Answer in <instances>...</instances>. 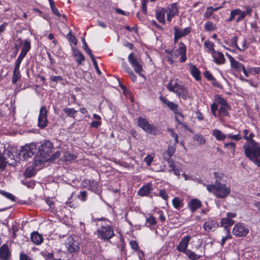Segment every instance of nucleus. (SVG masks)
Masks as SVG:
<instances>
[{
    "mask_svg": "<svg viewBox=\"0 0 260 260\" xmlns=\"http://www.w3.org/2000/svg\"><path fill=\"white\" fill-rule=\"evenodd\" d=\"M215 101L216 103L218 105L222 106H228L229 105L227 101L220 95H216L215 96Z\"/></svg>",
    "mask_w": 260,
    "mask_h": 260,
    "instance_id": "obj_40",
    "label": "nucleus"
},
{
    "mask_svg": "<svg viewBox=\"0 0 260 260\" xmlns=\"http://www.w3.org/2000/svg\"><path fill=\"white\" fill-rule=\"evenodd\" d=\"M188 206L191 212H193L201 206V202L198 199H192L188 204Z\"/></svg>",
    "mask_w": 260,
    "mask_h": 260,
    "instance_id": "obj_25",
    "label": "nucleus"
},
{
    "mask_svg": "<svg viewBox=\"0 0 260 260\" xmlns=\"http://www.w3.org/2000/svg\"><path fill=\"white\" fill-rule=\"evenodd\" d=\"M176 149V145H169L167 150L163 153V158L164 159L170 158L175 152Z\"/></svg>",
    "mask_w": 260,
    "mask_h": 260,
    "instance_id": "obj_23",
    "label": "nucleus"
},
{
    "mask_svg": "<svg viewBox=\"0 0 260 260\" xmlns=\"http://www.w3.org/2000/svg\"><path fill=\"white\" fill-rule=\"evenodd\" d=\"M185 253L187 255L188 257L191 260H196L201 257V255H197L195 252L189 249L187 250Z\"/></svg>",
    "mask_w": 260,
    "mask_h": 260,
    "instance_id": "obj_39",
    "label": "nucleus"
},
{
    "mask_svg": "<svg viewBox=\"0 0 260 260\" xmlns=\"http://www.w3.org/2000/svg\"><path fill=\"white\" fill-rule=\"evenodd\" d=\"M153 189L152 184L151 182H149L139 189L138 194L141 197L148 196Z\"/></svg>",
    "mask_w": 260,
    "mask_h": 260,
    "instance_id": "obj_15",
    "label": "nucleus"
},
{
    "mask_svg": "<svg viewBox=\"0 0 260 260\" xmlns=\"http://www.w3.org/2000/svg\"><path fill=\"white\" fill-rule=\"evenodd\" d=\"M21 78V74L19 72V68H14L13 73L12 82L13 84H16L17 82Z\"/></svg>",
    "mask_w": 260,
    "mask_h": 260,
    "instance_id": "obj_32",
    "label": "nucleus"
},
{
    "mask_svg": "<svg viewBox=\"0 0 260 260\" xmlns=\"http://www.w3.org/2000/svg\"><path fill=\"white\" fill-rule=\"evenodd\" d=\"M186 47L184 43L180 42L179 44V47L177 49L171 50L170 51V56L172 58H177L179 55H180L179 61L181 62H184L186 60Z\"/></svg>",
    "mask_w": 260,
    "mask_h": 260,
    "instance_id": "obj_6",
    "label": "nucleus"
},
{
    "mask_svg": "<svg viewBox=\"0 0 260 260\" xmlns=\"http://www.w3.org/2000/svg\"><path fill=\"white\" fill-rule=\"evenodd\" d=\"M0 194L12 201H15V197L11 193L1 190Z\"/></svg>",
    "mask_w": 260,
    "mask_h": 260,
    "instance_id": "obj_46",
    "label": "nucleus"
},
{
    "mask_svg": "<svg viewBox=\"0 0 260 260\" xmlns=\"http://www.w3.org/2000/svg\"><path fill=\"white\" fill-rule=\"evenodd\" d=\"M252 143L243 145L245 155L256 166L260 167V147L255 141H252Z\"/></svg>",
    "mask_w": 260,
    "mask_h": 260,
    "instance_id": "obj_2",
    "label": "nucleus"
},
{
    "mask_svg": "<svg viewBox=\"0 0 260 260\" xmlns=\"http://www.w3.org/2000/svg\"><path fill=\"white\" fill-rule=\"evenodd\" d=\"M199 182L206 186L207 190L212 193L216 197L223 199L226 197L230 193L231 189L229 186H227L225 184L222 183L218 180H215L214 184L206 185L201 181Z\"/></svg>",
    "mask_w": 260,
    "mask_h": 260,
    "instance_id": "obj_1",
    "label": "nucleus"
},
{
    "mask_svg": "<svg viewBox=\"0 0 260 260\" xmlns=\"http://www.w3.org/2000/svg\"><path fill=\"white\" fill-rule=\"evenodd\" d=\"M168 132H169L170 135H171V136L174 139V140H175L174 144L176 145L177 143H179L178 135L176 133H175L174 132V130L172 129H169Z\"/></svg>",
    "mask_w": 260,
    "mask_h": 260,
    "instance_id": "obj_53",
    "label": "nucleus"
},
{
    "mask_svg": "<svg viewBox=\"0 0 260 260\" xmlns=\"http://www.w3.org/2000/svg\"><path fill=\"white\" fill-rule=\"evenodd\" d=\"M24 185H26L28 188H33L35 186V183L33 181L29 180L28 181H22Z\"/></svg>",
    "mask_w": 260,
    "mask_h": 260,
    "instance_id": "obj_64",
    "label": "nucleus"
},
{
    "mask_svg": "<svg viewBox=\"0 0 260 260\" xmlns=\"http://www.w3.org/2000/svg\"><path fill=\"white\" fill-rule=\"evenodd\" d=\"M193 140L197 141L199 145H203L206 142V139L201 134H197L193 137Z\"/></svg>",
    "mask_w": 260,
    "mask_h": 260,
    "instance_id": "obj_36",
    "label": "nucleus"
},
{
    "mask_svg": "<svg viewBox=\"0 0 260 260\" xmlns=\"http://www.w3.org/2000/svg\"><path fill=\"white\" fill-rule=\"evenodd\" d=\"M231 67L236 69L237 71L240 72L242 69L244 67V65L235 59L231 63Z\"/></svg>",
    "mask_w": 260,
    "mask_h": 260,
    "instance_id": "obj_38",
    "label": "nucleus"
},
{
    "mask_svg": "<svg viewBox=\"0 0 260 260\" xmlns=\"http://www.w3.org/2000/svg\"><path fill=\"white\" fill-rule=\"evenodd\" d=\"M187 65L189 67L190 73L191 75L197 81L200 80L201 79V72L198 68L195 65L191 63H187Z\"/></svg>",
    "mask_w": 260,
    "mask_h": 260,
    "instance_id": "obj_20",
    "label": "nucleus"
},
{
    "mask_svg": "<svg viewBox=\"0 0 260 260\" xmlns=\"http://www.w3.org/2000/svg\"><path fill=\"white\" fill-rule=\"evenodd\" d=\"M19 260H35V259L24 251H21L19 254Z\"/></svg>",
    "mask_w": 260,
    "mask_h": 260,
    "instance_id": "obj_48",
    "label": "nucleus"
},
{
    "mask_svg": "<svg viewBox=\"0 0 260 260\" xmlns=\"http://www.w3.org/2000/svg\"><path fill=\"white\" fill-rule=\"evenodd\" d=\"M61 154L60 151H57L54 154L49 155V159L51 160H54L59 157Z\"/></svg>",
    "mask_w": 260,
    "mask_h": 260,
    "instance_id": "obj_63",
    "label": "nucleus"
},
{
    "mask_svg": "<svg viewBox=\"0 0 260 260\" xmlns=\"http://www.w3.org/2000/svg\"><path fill=\"white\" fill-rule=\"evenodd\" d=\"M212 135L215 137L218 141L225 140L226 135H224L221 131L218 129H214L212 132Z\"/></svg>",
    "mask_w": 260,
    "mask_h": 260,
    "instance_id": "obj_26",
    "label": "nucleus"
},
{
    "mask_svg": "<svg viewBox=\"0 0 260 260\" xmlns=\"http://www.w3.org/2000/svg\"><path fill=\"white\" fill-rule=\"evenodd\" d=\"M37 150V145L35 143L26 144L21 148L19 153V157L20 160H27L28 158L34 155Z\"/></svg>",
    "mask_w": 260,
    "mask_h": 260,
    "instance_id": "obj_4",
    "label": "nucleus"
},
{
    "mask_svg": "<svg viewBox=\"0 0 260 260\" xmlns=\"http://www.w3.org/2000/svg\"><path fill=\"white\" fill-rule=\"evenodd\" d=\"M30 41L29 40L26 39L24 41L20 53H22L26 55L27 52L30 50Z\"/></svg>",
    "mask_w": 260,
    "mask_h": 260,
    "instance_id": "obj_33",
    "label": "nucleus"
},
{
    "mask_svg": "<svg viewBox=\"0 0 260 260\" xmlns=\"http://www.w3.org/2000/svg\"><path fill=\"white\" fill-rule=\"evenodd\" d=\"M166 12L165 9H161L160 11L156 12V17L159 22L162 23L165 22V15Z\"/></svg>",
    "mask_w": 260,
    "mask_h": 260,
    "instance_id": "obj_31",
    "label": "nucleus"
},
{
    "mask_svg": "<svg viewBox=\"0 0 260 260\" xmlns=\"http://www.w3.org/2000/svg\"><path fill=\"white\" fill-rule=\"evenodd\" d=\"M146 223L150 225H153L156 224V221L154 216L150 215L146 218Z\"/></svg>",
    "mask_w": 260,
    "mask_h": 260,
    "instance_id": "obj_56",
    "label": "nucleus"
},
{
    "mask_svg": "<svg viewBox=\"0 0 260 260\" xmlns=\"http://www.w3.org/2000/svg\"><path fill=\"white\" fill-rule=\"evenodd\" d=\"M64 157L66 161H70L76 158V156L75 155L70 153H66L64 155Z\"/></svg>",
    "mask_w": 260,
    "mask_h": 260,
    "instance_id": "obj_54",
    "label": "nucleus"
},
{
    "mask_svg": "<svg viewBox=\"0 0 260 260\" xmlns=\"http://www.w3.org/2000/svg\"><path fill=\"white\" fill-rule=\"evenodd\" d=\"M7 164L13 166L17 165L16 161L9 153L5 157L0 155V169L4 170Z\"/></svg>",
    "mask_w": 260,
    "mask_h": 260,
    "instance_id": "obj_12",
    "label": "nucleus"
},
{
    "mask_svg": "<svg viewBox=\"0 0 260 260\" xmlns=\"http://www.w3.org/2000/svg\"><path fill=\"white\" fill-rule=\"evenodd\" d=\"M25 56V55L20 53L19 56L18 57L17 59H16L15 63V68H19L20 63L22 60V59L24 58V57Z\"/></svg>",
    "mask_w": 260,
    "mask_h": 260,
    "instance_id": "obj_50",
    "label": "nucleus"
},
{
    "mask_svg": "<svg viewBox=\"0 0 260 260\" xmlns=\"http://www.w3.org/2000/svg\"><path fill=\"white\" fill-rule=\"evenodd\" d=\"M234 222H235L233 219H230V218L227 217L226 218H223L221 220V226H224L225 230H228L227 228L233 225Z\"/></svg>",
    "mask_w": 260,
    "mask_h": 260,
    "instance_id": "obj_34",
    "label": "nucleus"
},
{
    "mask_svg": "<svg viewBox=\"0 0 260 260\" xmlns=\"http://www.w3.org/2000/svg\"><path fill=\"white\" fill-rule=\"evenodd\" d=\"M48 110L46 106L41 107L39 111V115L38 119V126L40 128H45L48 124L49 121L47 118Z\"/></svg>",
    "mask_w": 260,
    "mask_h": 260,
    "instance_id": "obj_9",
    "label": "nucleus"
},
{
    "mask_svg": "<svg viewBox=\"0 0 260 260\" xmlns=\"http://www.w3.org/2000/svg\"><path fill=\"white\" fill-rule=\"evenodd\" d=\"M191 239V236H186L183 237L177 246L176 249L179 252L185 253L187 251L189 242Z\"/></svg>",
    "mask_w": 260,
    "mask_h": 260,
    "instance_id": "obj_14",
    "label": "nucleus"
},
{
    "mask_svg": "<svg viewBox=\"0 0 260 260\" xmlns=\"http://www.w3.org/2000/svg\"><path fill=\"white\" fill-rule=\"evenodd\" d=\"M245 11H241L240 9H238V10L240 12H238V17L236 19V22H239L244 19L246 15L251 16V13L252 11V8L249 6H246L245 7Z\"/></svg>",
    "mask_w": 260,
    "mask_h": 260,
    "instance_id": "obj_17",
    "label": "nucleus"
},
{
    "mask_svg": "<svg viewBox=\"0 0 260 260\" xmlns=\"http://www.w3.org/2000/svg\"><path fill=\"white\" fill-rule=\"evenodd\" d=\"M248 233V228L243 223H236L233 229V234L237 237H245Z\"/></svg>",
    "mask_w": 260,
    "mask_h": 260,
    "instance_id": "obj_11",
    "label": "nucleus"
},
{
    "mask_svg": "<svg viewBox=\"0 0 260 260\" xmlns=\"http://www.w3.org/2000/svg\"><path fill=\"white\" fill-rule=\"evenodd\" d=\"M153 157L151 155H148L145 158L144 161L148 166H150L153 161Z\"/></svg>",
    "mask_w": 260,
    "mask_h": 260,
    "instance_id": "obj_62",
    "label": "nucleus"
},
{
    "mask_svg": "<svg viewBox=\"0 0 260 260\" xmlns=\"http://www.w3.org/2000/svg\"><path fill=\"white\" fill-rule=\"evenodd\" d=\"M137 123L138 126L142 128L145 125L147 124L148 122L146 119L140 117L138 118Z\"/></svg>",
    "mask_w": 260,
    "mask_h": 260,
    "instance_id": "obj_45",
    "label": "nucleus"
},
{
    "mask_svg": "<svg viewBox=\"0 0 260 260\" xmlns=\"http://www.w3.org/2000/svg\"><path fill=\"white\" fill-rule=\"evenodd\" d=\"M128 60L136 73L142 77H144L141 73V72L143 71L141 59L135 56L133 53H131L128 56Z\"/></svg>",
    "mask_w": 260,
    "mask_h": 260,
    "instance_id": "obj_8",
    "label": "nucleus"
},
{
    "mask_svg": "<svg viewBox=\"0 0 260 260\" xmlns=\"http://www.w3.org/2000/svg\"><path fill=\"white\" fill-rule=\"evenodd\" d=\"M230 109L229 105L228 106H222L219 109L218 114L220 117H226L229 115V109Z\"/></svg>",
    "mask_w": 260,
    "mask_h": 260,
    "instance_id": "obj_30",
    "label": "nucleus"
},
{
    "mask_svg": "<svg viewBox=\"0 0 260 260\" xmlns=\"http://www.w3.org/2000/svg\"><path fill=\"white\" fill-rule=\"evenodd\" d=\"M76 238V237L71 236L68 237L66 241V247L70 253L77 252L80 250L79 243L75 240Z\"/></svg>",
    "mask_w": 260,
    "mask_h": 260,
    "instance_id": "obj_10",
    "label": "nucleus"
},
{
    "mask_svg": "<svg viewBox=\"0 0 260 260\" xmlns=\"http://www.w3.org/2000/svg\"><path fill=\"white\" fill-rule=\"evenodd\" d=\"M174 31H176L178 34L179 37H183L187 35L191 31V28L190 27H187L183 30H180L176 26L174 27Z\"/></svg>",
    "mask_w": 260,
    "mask_h": 260,
    "instance_id": "obj_27",
    "label": "nucleus"
},
{
    "mask_svg": "<svg viewBox=\"0 0 260 260\" xmlns=\"http://www.w3.org/2000/svg\"><path fill=\"white\" fill-rule=\"evenodd\" d=\"M73 55L76 58V60L78 65H80L82 62L85 60V57L83 54L78 49L73 48Z\"/></svg>",
    "mask_w": 260,
    "mask_h": 260,
    "instance_id": "obj_24",
    "label": "nucleus"
},
{
    "mask_svg": "<svg viewBox=\"0 0 260 260\" xmlns=\"http://www.w3.org/2000/svg\"><path fill=\"white\" fill-rule=\"evenodd\" d=\"M204 46L207 49V51L209 53L212 54L214 51H216L214 49V44L209 40H206L204 42Z\"/></svg>",
    "mask_w": 260,
    "mask_h": 260,
    "instance_id": "obj_37",
    "label": "nucleus"
},
{
    "mask_svg": "<svg viewBox=\"0 0 260 260\" xmlns=\"http://www.w3.org/2000/svg\"><path fill=\"white\" fill-rule=\"evenodd\" d=\"M212 7H209L207 8L206 11L204 14V17L206 19H209L213 14V10H212Z\"/></svg>",
    "mask_w": 260,
    "mask_h": 260,
    "instance_id": "obj_52",
    "label": "nucleus"
},
{
    "mask_svg": "<svg viewBox=\"0 0 260 260\" xmlns=\"http://www.w3.org/2000/svg\"><path fill=\"white\" fill-rule=\"evenodd\" d=\"M218 226V224L217 222L215 220L212 219H209L206 221L203 225L204 230L207 232H210L211 231H214L217 228Z\"/></svg>",
    "mask_w": 260,
    "mask_h": 260,
    "instance_id": "obj_18",
    "label": "nucleus"
},
{
    "mask_svg": "<svg viewBox=\"0 0 260 260\" xmlns=\"http://www.w3.org/2000/svg\"><path fill=\"white\" fill-rule=\"evenodd\" d=\"M67 38L69 40V41L71 42H72L74 45H76L77 43V40L76 39V38H75V37H74L72 34L71 32H70L68 35H67Z\"/></svg>",
    "mask_w": 260,
    "mask_h": 260,
    "instance_id": "obj_58",
    "label": "nucleus"
},
{
    "mask_svg": "<svg viewBox=\"0 0 260 260\" xmlns=\"http://www.w3.org/2000/svg\"><path fill=\"white\" fill-rule=\"evenodd\" d=\"M213 61L217 65L223 64L225 62V58L222 53L219 51H214L211 54Z\"/></svg>",
    "mask_w": 260,
    "mask_h": 260,
    "instance_id": "obj_16",
    "label": "nucleus"
},
{
    "mask_svg": "<svg viewBox=\"0 0 260 260\" xmlns=\"http://www.w3.org/2000/svg\"><path fill=\"white\" fill-rule=\"evenodd\" d=\"M131 248L136 250L138 251L139 252H140L143 255H144L143 252L139 249V245L138 243L136 241H132L129 243Z\"/></svg>",
    "mask_w": 260,
    "mask_h": 260,
    "instance_id": "obj_47",
    "label": "nucleus"
},
{
    "mask_svg": "<svg viewBox=\"0 0 260 260\" xmlns=\"http://www.w3.org/2000/svg\"><path fill=\"white\" fill-rule=\"evenodd\" d=\"M142 129L146 133L153 135H156V127L154 125H151L149 123L145 125Z\"/></svg>",
    "mask_w": 260,
    "mask_h": 260,
    "instance_id": "obj_28",
    "label": "nucleus"
},
{
    "mask_svg": "<svg viewBox=\"0 0 260 260\" xmlns=\"http://www.w3.org/2000/svg\"><path fill=\"white\" fill-rule=\"evenodd\" d=\"M167 89L171 92L175 93L183 100L188 98V90L183 85L179 84L177 82L173 83V80L170 79L167 85Z\"/></svg>",
    "mask_w": 260,
    "mask_h": 260,
    "instance_id": "obj_3",
    "label": "nucleus"
},
{
    "mask_svg": "<svg viewBox=\"0 0 260 260\" xmlns=\"http://www.w3.org/2000/svg\"><path fill=\"white\" fill-rule=\"evenodd\" d=\"M142 129L146 133L153 135H156V127L154 125H151L149 123L145 125Z\"/></svg>",
    "mask_w": 260,
    "mask_h": 260,
    "instance_id": "obj_29",
    "label": "nucleus"
},
{
    "mask_svg": "<svg viewBox=\"0 0 260 260\" xmlns=\"http://www.w3.org/2000/svg\"><path fill=\"white\" fill-rule=\"evenodd\" d=\"M97 232L101 238L104 240H108L114 235L113 228L108 224L102 225L98 230Z\"/></svg>",
    "mask_w": 260,
    "mask_h": 260,
    "instance_id": "obj_7",
    "label": "nucleus"
},
{
    "mask_svg": "<svg viewBox=\"0 0 260 260\" xmlns=\"http://www.w3.org/2000/svg\"><path fill=\"white\" fill-rule=\"evenodd\" d=\"M238 12H240L238 10V9H235L234 10L231 11V14H230V17L227 20V21H233L234 19L235 16L238 15Z\"/></svg>",
    "mask_w": 260,
    "mask_h": 260,
    "instance_id": "obj_55",
    "label": "nucleus"
},
{
    "mask_svg": "<svg viewBox=\"0 0 260 260\" xmlns=\"http://www.w3.org/2000/svg\"><path fill=\"white\" fill-rule=\"evenodd\" d=\"M159 196L166 201H167L168 199V193L164 189H161L159 191Z\"/></svg>",
    "mask_w": 260,
    "mask_h": 260,
    "instance_id": "obj_61",
    "label": "nucleus"
},
{
    "mask_svg": "<svg viewBox=\"0 0 260 260\" xmlns=\"http://www.w3.org/2000/svg\"><path fill=\"white\" fill-rule=\"evenodd\" d=\"M166 10V13H167V19L168 21L170 22L172 18L178 14V10L177 7V4L173 3L169 5Z\"/></svg>",
    "mask_w": 260,
    "mask_h": 260,
    "instance_id": "obj_13",
    "label": "nucleus"
},
{
    "mask_svg": "<svg viewBox=\"0 0 260 260\" xmlns=\"http://www.w3.org/2000/svg\"><path fill=\"white\" fill-rule=\"evenodd\" d=\"M172 204L173 207L177 209H179L183 207V206L182 200L178 197H175L173 199Z\"/></svg>",
    "mask_w": 260,
    "mask_h": 260,
    "instance_id": "obj_35",
    "label": "nucleus"
},
{
    "mask_svg": "<svg viewBox=\"0 0 260 260\" xmlns=\"http://www.w3.org/2000/svg\"><path fill=\"white\" fill-rule=\"evenodd\" d=\"M36 174L35 169L32 168H27L25 172V175L27 177H31L34 176Z\"/></svg>",
    "mask_w": 260,
    "mask_h": 260,
    "instance_id": "obj_49",
    "label": "nucleus"
},
{
    "mask_svg": "<svg viewBox=\"0 0 260 260\" xmlns=\"http://www.w3.org/2000/svg\"><path fill=\"white\" fill-rule=\"evenodd\" d=\"M10 256V252L7 244H4L0 248V258L8 259Z\"/></svg>",
    "mask_w": 260,
    "mask_h": 260,
    "instance_id": "obj_22",
    "label": "nucleus"
},
{
    "mask_svg": "<svg viewBox=\"0 0 260 260\" xmlns=\"http://www.w3.org/2000/svg\"><path fill=\"white\" fill-rule=\"evenodd\" d=\"M159 99L162 103L166 105L174 113L177 112L178 110V106L173 102L169 101L165 97L160 96H159Z\"/></svg>",
    "mask_w": 260,
    "mask_h": 260,
    "instance_id": "obj_19",
    "label": "nucleus"
},
{
    "mask_svg": "<svg viewBox=\"0 0 260 260\" xmlns=\"http://www.w3.org/2000/svg\"><path fill=\"white\" fill-rule=\"evenodd\" d=\"M53 148L52 143L50 141H46L39 147V151L42 158L40 161H46L49 160V154Z\"/></svg>",
    "mask_w": 260,
    "mask_h": 260,
    "instance_id": "obj_5",
    "label": "nucleus"
},
{
    "mask_svg": "<svg viewBox=\"0 0 260 260\" xmlns=\"http://www.w3.org/2000/svg\"><path fill=\"white\" fill-rule=\"evenodd\" d=\"M63 111L65 112L67 116L73 118L75 117V115L77 112L74 109L69 108H65L63 109Z\"/></svg>",
    "mask_w": 260,
    "mask_h": 260,
    "instance_id": "obj_41",
    "label": "nucleus"
},
{
    "mask_svg": "<svg viewBox=\"0 0 260 260\" xmlns=\"http://www.w3.org/2000/svg\"><path fill=\"white\" fill-rule=\"evenodd\" d=\"M223 146H224V148H228L229 150H230L232 154L235 153V147H236V143H235L230 142V143H224Z\"/></svg>",
    "mask_w": 260,
    "mask_h": 260,
    "instance_id": "obj_43",
    "label": "nucleus"
},
{
    "mask_svg": "<svg viewBox=\"0 0 260 260\" xmlns=\"http://www.w3.org/2000/svg\"><path fill=\"white\" fill-rule=\"evenodd\" d=\"M50 7L52 10V12L57 16L60 17L61 16V14L58 11V9L55 7V4L53 3L52 5H50Z\"/></svg>",
    "mask_w": 260,
    "mask_h": 260,
    "instance_id": "obj_60",
    "label": "nucleus"
},
{
    "mask_svg": "<svg viewBox=\"0 0 260 260\" xmlns=\"http://www.w3.org/2000/svg\"><path fill=\"white\" fill-rule=\"evenodd\" d=\"M175 114V119L178 122V124H182V121L183 119V116L182 113H180L178 110L177 112L174 113Z\"/></svg>",
    "mask_w": 260,
    "mask_h": 260,
    "instance_id": "obj_51",
    "label": "nucleus"
},
{
    "mask_svg": "<svg viewBox=\"0 0 260 260\" xmlns=\"http://www.w3.org/2000/svg\"><path fill=\"white\" fill-rule=\"evenodd\" d=\"M238 37L234 36L231 39V46L235 47L238 49L239 46L237 45Z\"/></svg>",
    "mask_w": 260,
    "mask_h": 260,
    "instance_id": "obj_59",
    "label": "nucleus"
},
{
    "mask_svg": "<svg viewBox=\"0 0 260 260\" xmlns=\"http://www.w3.org/2000/svg\"><path fill=\"white\" fill-rule=\"evenodd\" d=\"M226 137L236 141H239L242 139L241 136L239 134L233 135L232 134H229L226 135Z\"/></svg>",
    "mask_w": 260,
    "mask_h": 260,
    "instance_id": "obj_57",
    "label": "nucleus"
},
{
    "mask_svg": "<svg viewBox=\"0 0 260 260\" xmlns=\"http://www.w3.org/2000/svg\"><path fill=\"white\" fill-rule=\"evenodd\" d=\"M204 28L206 31H210L215 30L216 28V27L213 22L209 21L205 24Z\"/></svg>",
    "mask_w": 260,
    "mask_h": 260,
    "instance_id": "obj_42",
    "label": "nucleus"
},
{
    "mask_svg": "<svg viewBox=\"0 0 260 260\" xmlns=\"http://www.w3.org/2000/svg\"><path fill=\"white\" fill-rule=\"evenodd\" d=\"M225 231H226V235L225 237H223L222 238L221 242H220V244L222 246H223L224 245L225 242L227 240L231 239L232 238V235L230 233V230H225Z\"/></svg>",
    "mask_w": 260,
    "mask_h": 260,
    "instance_id": "obj_44",
    "label": "nucleus"
},
{
    "mask_svg": "<svg viewBox=\"0 0 260 260\" xmlns=\"http://www.w3.org/2000/svg\"><path fill=\"white\" fill-rule=\"evenodd\" d=\"M31 241L36 245H39L43 243L44 239L42 235L37 232H34L31 234Z\"/></svg>",
    "mask_w": 260,
    "mask_h": 260,
    "instance_id": "obj_21",
    "label": "nucleus"
}]
</instances>
